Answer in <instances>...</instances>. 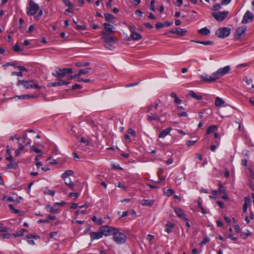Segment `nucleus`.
Here are the masks:
<instances>
[{
	"label": "nucleus",
	"instance_id": "obj_1",
	"mask_svg": "<svg viewBox=\"0 0 254 254\" xmlns=\"http://www.w3.org/2000/svg\"><path fill=\"white\" fill-rule=\"evenodd\" d=\"M16 85L17 86L22 85L26 89L30 88L40 89L42 87V86L38 84L37 82H35L33 80H19L17 82Z\"/></svg>",
	"mask_w": 254,
	"mask_h": 254
},
{
	"label": "nucleus",
	"instance_id": "obj_2",
	"mask_svg": "<svg viewBox=\"0 0 254 254\" xmlns=\"http://www.w3.org/2000/svg\"><path fill=\"white\" fill-rule=\"evenodd\" d=\"M72 72L73 70L72 68H57L55 70V72H53L52 75L57 77L58 78H63L64 77H66V79L68 80L67 76L68 75H66V74L72 73Z\"/></svg>",
	"mask_w": 254,
	"mask_h": 254
},
{
	"label": "nucleus",
	"instance_id": "obj_3",
	"mask_svg": "<svg viewBox=\"0 0 254 254\" xmlns=\"http://www.w3.org/2000/svg\"><path fill=\"white\" fill-rule=\"evenodd\" d=\"M231 33V29L229 27H220L215 32L216 37L219 38H225L228 37Z\"/></svg>",
	"mask_w": 254,
	"mask_h": 254
},
{
	"label": "nucleus",
	"instance_id": "obj_4",
	"mask_svg": "<svg viewBox=\"0 0 254 254\" xmlns=\"http://www.w3.org/2000/svg\"><path fill=\"white\" fill-rule=\"evenodd\" d=\"M27 9V14L28 15H33L39 10V6L33 0H31L29 1V7Z\"/></svg>",
	"mask_w": 254,
	"mask_h": 254
},
{
	"label": "nucleus",
	"instance_id": "obj_5",
	"mask_svg": "<svg viewBox=\"0 0 254 254\" xmlns=\"http://www.w3.org/2000/svg\"><path fill=\"white\" fill-rule=\"evenodd\" d=\"M101 231L103 235L106 236L109 235H114L117 232V229L111 226L104 225L101 227Z\"/></svg>",
	"mask_w": 254,
	"mask_h": 254
},
{
	"label": "nucleus",
	"instance_id": "obj_6",
	"mask_svg": "<svg viewBox=\"0 0 254 254\" xmlns=\"http://www.w3.org/2000/svg\"><path fill=\"white\" fill-rule=\"evenodd\" d=\"M113 236L114 241L118 244L125 243L126 241V235L123 233L120 232L118 229H117V232H116V234Z\"/></svg>",
	"mask_w": 254,
	"mask_h": 254
},
{
	"label": "nucleus",
	"instance_id": "obj_7",
	"mask_svg": "<svg viewBox=\"0 0 254 254\" xmlns=\"http://www.w3.org/2000/svg\"><path fill=\"white\" fill-rule=\"evenodd\" d=\"M230 66L227 65L223 68H220L216 72L213 73V76H215L216 79H217L228 73L230 72Z\"/></svg>",
	"mask_w": 254,
	"mask_h": 254
},
{
	"label": "nucleus",
	"instance_id": "obj_8",
	"mask_svg": "<svg viewBox=\"0 0 254 254\" xmlns=\"http://www.w3.org/2000/svg\"><path fill=\"white\" fill-rule=\"evenodd\" d=\"M228 11H223L218 12H213L212 13V16L218 21H223L228 14Z\"/></svg>",
	"mask_w": 254,
	"mask_h": 254
},
{
	"label": "nucleus",
	"instance_id": "obj_9",
	"mask_svg": "<svg viewBox=\"0 0 254 254\" xmlns=\"http://www.w3.org/2000/svg\"><path fill=\"white\" fill-rule=\"evenodd\" d=\"M102 34L103 35L102 38L104 41L110 46H111V43H115L116 42L115 38L113 36H111L110 34L108 33L105 31H102Z\"/></svg>",
	"mask_w": 254,
	"mask_h": 254
},
{
	"label": "nucleus",
	"instance_id": "obj_10",
	"mask_svg": "<svg viewBox=\"0 0 254 254\" xmlns=\"http://www.w3.org/2000/svg\"><path fill=\"white\" fill-rule=\"evenodd\" d=\"M246 30V26H242L237 28L234 34L235 39L236 40L240 39L241 36L245 33Z\"/></svg>",
	"mask_w": 254,
	"mask_h": 254
},
{
	"label": "nucleus",
	"instance_id": "obj_11",
	"mask_svg": "<svg viewBox=\"0 0 254 254\" xmlns=\"http://www.w3.org/2000/svg\"><path fill=\"white\" fill-rule=\"evenodd\" d=\"M254 18L253 14L250 11L248 10L244 14L243 19L242 20V23L246 24L251 22Z\"/></svg>",
	"mask_w": 254,
	"mask_h": 254
},
{
	"label": "nucleus",
	"instance_id": "obj_12",
	"mask_svg": "<svg viewBox=\"0 0 254 254\" xmlns=\"http://www.w3.org/2000/svg\"><path fill=\"white\" fill-rule=\"evenodd\" d=\"M91 69V68H84V69H81L79 72L74 75H69L67 76V79L68 80H70L72 79H73L75 77H79L81 74H86L89 72V70Z\"/></svg>",
	"mask_w": 254,
	"mask_h": 254
},
{
	"label": "nucleus",
	"instance_id": "obj_13",
	"mask_svg": "<svg viewBox=\"0 0 254 254\" xmlns=\"http://www.w3.org/2000/svg\"><path fill=\"white\" fill-rule=\"evenodd\" d=\"M146 120L149 122L152 121H158L161 122V116H159L157 113L154 112L153 113H151V115H147Z\"/></svg>",
	"mask_w": 254,
	"mask_h": 254
},
{
	"label": "nucleus",
	"instance_id": "obj_14",
	"mask_svg": "<svg viewBox=\"0 0 254 254\" xmlns=\"http://www.w3.org/2000/svg\"><path fill=\"white\" fill-rule=\"evenodd\" d=\"M202 81L206 82H213L216 80L215 76H209V75H201L200 76Z\"/></svg>",
	"mask_w": 254,
	"mask_h": 254
},
{
	"label": "nucleus",
	"instance_id": "obj_15",
	"mask_svg": "<svg viewBox=\"0 0 254 254\" xmlns=\"http://www.w3.org/2000/svg\"><path fill=\"white\" fill-rule=\"evenodd\" d=\"M90 236L91 240L93 241L94 240L99 239L103 237V233L101 231V232H92L90 233Z\"/></svg>",
	"mask_w": 254,
	"mask_h": 254
},
{
	"label": "nucleus",
	"instance_id": "obj_16",
	"mask_svg": "<svg viewBox=\"0 0 254 254\" xmlns=\"http://www.w3.org/2000/svg\"><path fill=\"white\" fill-rule=\"evenodd\" d=\"M175 212L178 217L182 219H186L188 221V219L186 218V215L182 209L180 208H176L174 209Z\"/></svg>",
	"mask_w": 254,
	"mask_h": 254
},
{
	"label": "nucleus",
	"instance_id": "obj_17",
	"mask_svg": "<svg viewBox=\"0 0 254 254\" xmlns=\"http://www.w3.org/2000/svg\"><path fill=\"white\" fill-rule=\"evenodd\" d=\"M17 97L18 99L24 100V99H29L31 98H37V96L34 95H30V94H25L22 95L16 96L15 97Z\"/></svg>",
	"mask_w": 254,
	"mask_h": 254
},
{
	"label": "nucleus",
	"instance_id": "obj_18",
	"mask_svg": "<svg viewBox=\"0 0 254 254\" xmlns=\"http://www.w3.org/2000/svg\"><path fill=\"white\" fill-rule=\"evenodd\" d=\"M172 130V127H169L163 130L160 133L159 135V138H164L166 136H167Z\"/></svg>",
	"mask_w": 254,
	"mask_h": 254
},
{
	"label": "nucleus",
	"instance_id": "obj_19",
	"mask_svg": "<svg viewBox=\"0 0 254 254\" xmlns=\"http://www.w3.org/2000/svg\"><path fill=\"white\" fill-rule=\"evenodd\" d=\"M176 34L179 36H185L187 33V30L185 29H182L180 28H175Z\"/></svg>",
	"mask_w": 254,
	"mask_h": 254
},
{
	"label": "nucleus",
	"instance_id": "obj_20",
	"mask_svg": "<svg viewBox=\"0 0 254 254\" xmlns=\"http://www.w3.org/2000/svg\"><path fill=\"white\" fill-rule=\"evenodd\" d=\"M214 139L212 141V143L219 146L220 143L221 136L218 133H214Z\"/></svg>",
	"mask_w": 254,
	"mask_h": 254
},
{
	"label": "nucleus",
	"instance_id": "obj_21",
	"mask_svg": "<svg viewBox=\"0 0 254 254\" xmlns=\"http://www.w3.org/2000/svg\"><path fill=\"white\" fill-rule=\"evenodd\" d=\"M218 129V127L216 125H212L209 127L207 129L206 132L205 134V136H206L207 135L215 132V131L217 130Z\"/></svg>",
	"mask_w": 254,
	"mask_h": 254
},
{
	"label": "nucleus",
	"instance_id": "obj_22",
	"mask_svg": "<svg viewBox=\"0 0 254 254\" xmlns=\"http://www.w3.org/2000/svg\"><path fill=\"white\" fill-rule=\"evenodd\" d=\"M46 209H47L48 212L52 213H59V210L55 208V206L54 205L53 207H52L49 204H47L46 206Z\"/></svg>",
	"mask_w": 254,
	"mask_h": 254
},
{
	"label": "nucleus",
	"instance_id": "obj_23",
	"mask_svg": "<svg viewBox=\"0 0 254 254\" xmlns=\"http://www.w3.org/2000/svg\"><path fill=\"white\" fill-rule=\"evenodd\" d=\"M130 37L132 40L135 41L139 40L142 39V36L139 33H137L135 31L131 33Z\"/></svg>",
	"mask_w": 254,
	"mask_h": 254
},
{
	"label": "nucleus",
	"instance_id": "obj_24",
	"mask_svg": "<svg viewBox=\"0 0 254 254\" xmlns=\"http://www.w3.org/2000/svg\"><path fill=\"white\" fill-rule=\"evenodd\" d=\"M153 203L154 201L153 200L142 199L141 201V203L142 205H146L148 206H151Z\"/></svg>",
	"mask_w": 254,
	"mask_h": 254
},
{
	"label": "nucleus",
	"instance_id": "obj_25",
	"mask_svg": "<svg viewBox=\"0 0 254 254\" xmlns=\"http://www.w3.org/2000/svg\"><path fill=\"white\" fill-rule=\"evenodd\" d=\"M175 227V224L170 222H168L166 225L165 231L168 233L172 232L171 228H173Z\"/></svg>",
	"mask_w": 254,
	"mask_h": 254
},
{
	"label": "nucleus",
	"instance_id": "obj_26",
	"mask_svg": "<svg viewBox=\"0 0 254 254\" xmlns=\"http://www.w3.org/2000/svg\"><path fill=\"white\" fill-rule=\"evenodd\" d=\"M210 31L207 27H204L198 30V33L201 35H207L210 33Z\"/></svg>",
	"mask_w": 254,
	"mask_h": 254
},
{
	"label": "nucleus",
	"instance_id": "obj_27",
	"mask_svg": "<svg viewBox=\"0 0 254 254\" xmlns=\"http://www.w3.org/2000/svg\"><path fill=\"white\" fill-rule=\"evenodd\" d=\"M103 26H104V28L106 29V30L107 31L109 32V33L113 32V25H112L109 23H104L103 24Z\"/></svg>",
	"mask_w": 254,
	"mask_h": 254
},
{
	"label": "nucleus",
	"instance_id": "obj_28",
	"mask_svg": "<svg viewBox=\"0 0 254 254\" xmlns=\"http://www.w3.org/2000/svg\"><path fill=\"white\" fill-rule=\"evenodd\" d=\"M189 94L190 96L196 100H201L202 99V97L201 96L196 95V93L193 91H190Z\"/></svg>",
	"mask_w": 254,
	"mask_h": 254
},
{
	"label": "nucleus",
	"instance_id": "obj_29",
	"mask_svg": "<svg viewBox=\"0 0 254 254\" xmlns=\"http://www.w3.org/2000/svg\"><path fill=\"white\" fill-rule=\"evenodd\" d=\"M244 199H245V203H244L243 206V212L245 213L247 211L248 203L250 202V198L248 197H245L244 198Z\"/></svg>",
	"mask_w": 254,
	"mask_h": 254
},
{
	"label": "nucleus",
	"instance_id": "obj_30",
	"mask_svg": "<svg viewBox=\"0 0 254 254\" xmlns=\"http://www.w3.org/2000/svg\"><path fill=\"white\" fill-rule=\"evenodd\" d=\"M190 42H194V43H196L203 44L204 45H212L213 43V42L210 41H200L191 40Z\"/></svg>",
	"mask_w": 254,
	"mask_h": 254
},
{
	"label": "nucleus",
	"instance_id": "obj_31",
	"mask_svg": "<svg viewBox=\"0 0 254 254\" xmlns=\"http://www.w3.org/2000/svg\"><path fill=\"white\" fill-rule=\"evenodd\" d=\"M8 207L11 210L13 211V212L14 213L20 216L22 215V213H21V212L19 210L15 209L12 204H9Z\"/></svg>",
	"mask_w": 254,
	"mask_h": 254
},
{
	"label": "nucleus",
	"instance_id": "obj_32",
	"mask_svg": "<svg viewBox=\"0 0 254 254\" xmlns=\"http://www.w3.org/2000/svg\"><path fill=\"white\" fill-rule=\"evenodd\" d=\"M224 101L220 98L217 97L215 99V105L217 107H220L223 105Z\"/></svg>",
	"mask_w": 254,
	"mask_h": 254
},
{
	"label": "nucleus",
	"instance_id": "obj_33",
	"mask_svg": "<svg viewBox=\"0 0 254 254\" xmlns=\"http://www.w3.org/2000/svg\"><path fill=\"white\" fill-rule=\"evenodd\" d=\"M73 174V172L72 170H67L62 175V178L65 179L66 177L71 176Z\"/></svg>",
	"mask_w": 254,
	"mask_h": 254
},
{
	"label": "nucleus",
	"instance_id": "obj_34",
	"mask_svg": "<svg viewBox=\"0 0 254 254\" xmlns=\"http://www.w3.org/2000/svg\"><path fill=\"white\" fill-rule=\"evenodd\" d=\"M18 167V164L16 162H10L7 165V169H16Z\"/></svg>",
	"mask_w": 254,
	"mask_h": 254
},
{
	"label": "nucleus",
	"instance_id": "obj_35",
	"mask_svg": "<svg viewBox=\"0 0 254 254\" xmlns=\"http://www.w3.org/2000/svg\"><path fill=\"white\" fill-rule=\"evenodd\" d=\"M31 149L34 151L36 153L38 154L39 156H42L43 155L42 151L41 149L36 148L34 146L31 147Z\"/></svg>",
	"mask_w": 254,
	"mask_h": 254
},
{
	"label": "nucleus",
	"instance_id": "obj_36",
	"mask_svg": "<svg viewBox=\"0 0 254 254\" xmlns=\"http://www.w3.org/2000/svg\"><path fill=\"white\" fill-rule=\"evenodd\" d=\"M92 220L98 225H102L103 223V221L102 219H97L95 216L92 218Z\"/></svg>",
	"mask_w": 254,
	"mask_h": 254
},
{
	"label": "nucleus",
	"instance_id": "obj_37",
	"mask_svg": "<svg viewBox=\"0 0 254 254\" xmlns=\"http://www.w3.org/2000/svg\"><path fill=\"white\" fill-rule=\"evenodd\" d=\"M104 16L106 20L108 22H111V19L115 18L113 15L109 13H105Z\"/></svg>",
	"mask_w": 254,
	"mask_h": 254
},
{
	"label": "nucleus",
	"instance_id": "obj_38",
	"mask_svg": "<svg viewBox=\"0 0 254 254\" xmlns=\"http://www.w3.org/2000/svg\"><path fill=\"white\" fill-rule=\"evenodd\" d=\"M65 181V184L66 185L68 186L70 189H71L72 190H74V184L73 182H72L70 180H65V179H64Z\"/></svg>",
	"mask_w": 254,
	"mask_h": 254
},
{
	"label": "nucleus",
	"instance_id": "obj_39",
	"mask_svg": "<svg viewBox=\"0 0 254 254\" xmlns=\"http://www.w3.org/2000/svg\"><path fill=\"white\" fill-rule=\"evenodd\" d=\"M58 79L59 80V81L57 82H58V83L59 84V86H61L63 85H67L69 83V80H67V81H66V80L62 79V78H58Z\"/></svg>",
	"mask_w": 254,
	"mask_h": 254
},
{
	"label": "nucleus",
	"instance_id": "obj_40",
	"mask_svg": "<svg viewBox=\"0 0 254 254\" xmlns=\"http://www.w3.org/2000/svg\"><path fill=\"white\" fill-rule=\"evenodd\" d=\"M75 64L77 67L86 66L89 65L90 63L89 62H78Z\"/></svg>",
	"mask_w": 254,
	"mask_h": 254
},
{
	"label": "nucleus",
	"instance_id": "obj_41",
	"mask_svg": "<svg viewBox=\"0 0 254 254\" xmlns=\"http://www.w3.org/2000/svg\"><path fill=\"white\" fill-rule=\"evenodd\" d=\"M2 199L5 201L7 202L15 201V200L12 197L7 195H3Z\"/></svg>",
	"mask_w": 254,
	"mask_h": 254
},
{
	"label": "nucleus",
	"instance_id": "obj_42",
	"mask_svg": "<svg viewBox=\"0 0 254 254\" xmlns=\"http://www.w3.org/2000/svg\"><path fill=\"white\" fill-rule=\"evenodd\" d=\"M175 191L173 189H168L166 191L164 192L165 194L167 196H170L172 195Z\"/></svg>",
	"mask_w": 254,
	"mask_h": 254
},
{
	"label": "nucleus",
	"instance_id": "obj_43",
	"mask_svg": "<svg viewBox=\"0 0 254 254\" xmlns=\"http://www.w3.org/2000/svg\"><path fill=\"white\" fill-rule=\"evenodd\" d=\"M25 238L27 239H38L40 238V236L34 235L32 234L28 235L25 236Z\"/></svg>",
	"mask_w": 254,
	"mask_h": 254
},
{
	"label": "nucleus",
	"instance_id": "obj_44",
	"mask_svg": "<svg viewBox=\"0 0 254 254\" xmlns=\"http://www.w3.org/2000/svg\"><path fill=\"white\" fill-rule=\"evenodd\" d=\"M210 239L208 237L205 236L203 240L200 242V244L201 246H203L208 243Z\"/></svg>",
	"mask_w": 254,
	"mask_h": 254
},
{
	"label": "nucleus",
	"instance_id": "obj_45",
	"mask_svg": "<svg viewBox=\"0 0 254 254\" xmlns=\"http://www.w3.org/2000/svg\"><path fill=\"white\" fill-rule=\"evenodd\" d=\"M221 3L220 4L215 3L212 7V9L215 11L218 10L221 8Z\"/></svg>",
	"mask_w": 254,
	"mask_h": 254
},
{
	"label": "nucleus",
	"instance_id": "obj_46",
	"mask_svg": "<svg viewBox=\"0 0 254 254\" xmlns=\"http://www.w3.org/2000/svg\"><path fill=\"white\" fill-rule=\"evenodd\" d=\"M218 191L220 193L221 192L226 193L225 188L221 184L219 185Z\"/></svg>",
	"mask_w": 254,
	"mask_h": 254
},
{
	"label": "nucleus",
	"instance_id": "obj_47",
	"mask_svg": "<svg viewBox=\"0 0 254 254\" xmlns=\"http://www.w3.org/2000/svg\"><path fill=\"white\" fill-rule=\"evenodd\" d=\"M155 0H152L151 1V2H150V9L152 11H155Z\"/></svg>",
	"mask_w": 254,
	"mask_h": 254
},
{
	"label": "nucleus",
	"instance_id": "obj_48",
	"mask_svg": "<svg viewBox=\"0 0 254 254\" xmlns=\"http://www.w3.org/2000/svg\"><path fill=\"white\" fill-rule=\"evenodd\" d=\"M12 49L15 52H19L22 51V49L20 48L17 44H16L13 46Z\"/></svg>",
	"mask_w": 254,
	"mask_h": 254
},
{
	"label": "nucleus",
	"instance_id": "obj_49",
	"mask_svg": "<svg viewBox=\"0 0 254 254\" xmlns=\"http://www.w3.org/2000/svg\"><path fill=\"white\" fill-rule=\"evenodd\" d=\"M243 80L247 82V84L250 85L252 83V79L251 78H248V77H244L243 78Z\"/></svg>",
	"mask_w": 254,
	"mask_h": 254
},
{
	"label": "nucleus",
	"instance_id": "obj_50",
	"mask_svg": "<svg viewBox=\"0 0 254 254\" xmlns=\"http://www.w3.org/2000/svg\"><path fill=\"white\" fill-rule=\"evenodd\" d=\"M79 196V194L76 192H70L68 194L69 197H74L75 198H77Z\"/></svg>",
	"mask_w": 254,
	"mask_h": 254
},
{
	"label": "nucleus",
	"instance_id": "obj_51",
	"mask_svg": "<svg viewBox=\"0 0 254 254\" xmlns=\"http://www.w3.org/2000/svg\"><path fill=\"white\" fill-rule=\"evenodd\" d=\"M75 29L77 30H85L86 29V26L85 25H77Z\"/></svg>",
	"mask_w": 254,
	"mask_h": 254
},
{
	"label": "nucleus",
	"instance_id": "obj_52",
	"mask_svg": "<svg viewBox=\"0 0 254 254\" xmlns=\"http://www.w3.org/2000/svg\"><path fill=\"white\" fill-rule=\"evenodd\" d=\"M13 235L16 237L23 236L24 235H23V233L22 232L21 230H20V231H17L15 233L13 234Z\"/></svg>",
	"mask_w": 254,
	"mask_h": 254
},
{
	"label": "nucleus",
	"instance_id": "obj_53",
	"mask_svg": "<svg viewBox=\"0 0 254 254\" xmlns=\"http://www.w3.org/2000/svg\"><path fill=\"white\" fill-rule=\"evenodd\" d=\"M12 75H17L18 76H21L22 77L23 76V73L22 72H16V71H12L11 72Z\"/></svg>",
	"mask_w": 254,
	"mask_h": 254
},
{
	"label": "nucleus",
	"instance_id": "obj_54",
	"mask_svg": "<svg viewBox=\"0 0 254 254\" xmlns=\"http://www.w3.org/2000/svg\"><path fill=\"white\" fill-rule=\"evenodd\" d=\"M127 133L134 136H135V131L131 128H129L128 129Z\"/></svg>",
	"mask_w": 254,
	"mask_h": 254
},
{
	"label": "nucleus",
	"instance_id": "obj_55",
	"mask_svg": "<svg viewBox=\"0 0 254 254\" xmlns=\"http://www.w3.org/2000/svg\"><path fill=\"white\" fill-rule=\"evenodd\" d=\"M64 3L68 6H72L73 4L70 2L69 0H63Z\"/></svg>",
	"mask_w": 254,
	"mask_h": 254
},
{
	"label": "nucleus",
	"instance_id": "obj_56",
	"mask_svg": "<svg viewBox=\"0 0 254 254\" xmlns=\"http://www.w3.org/2000/svg\"><path fill=\"white\" fill-rule=\"evenodd\" d=\"M252 233L251 232H248L247 233H244L241 234V236L243 238V239H246L249 236L251 235Z\"/></svg>",
	"mask_w": 254,
	"mask_h": 254
},
{
	"label": "nucleus",
	"instance_id": "obj_57",
	"mask_svg": "<svg viewBox=\"0 0 254 254\" xmlns=\"http://www.w3.org/2000/svg\"><path fill=\"white\" fill-rule=\"evenodd\" d=\"M196 142V140H195V141L189 140V141H187L186 144L188 146H190L191 145H193Z\"/></svg>",
	"mask_w": 254,
	"mask_h": 254
},
{
	"label": "nucleus",
	"instance_id": "obj_58",
	"mask_svg": "<svg viewBox=\"0 0 254 254\" xmlns=\"http://www.w3.org/2000/svg\"><path fill=\"white\" fill-rule=\"evenodd\" d=\"M16 67L20 70V72H22V71H28V70L25 67H24L23 66H16Z\"/></svg>",
	"mask_w": 254,
	"mask_h": 254
},
{
	"label": "nucleus",
	"instance_id": "obj_59",
	"mask_svg": "<svg viewBox=\"0 0 254 254\" xmlns=\"http://www.w3.org/2000/svg\"><path fill=\"white\" fill-rule=\"evenodd\" d=\"M59 84L57 82H50L47 85L48 87H51V86H59Z\"/></svg>",
	"mask_w": 254,
	"mask_h": 254
},
{
	"label": "nucleus",
	"instance_id": "obj_60",
	"mask_svg": "<svg viewBox=\"0 0 254 254\" xmlns=\"http://www.w3.org/2000/svg\"><path fill=\"white\" fill-rule=\"evenodd\" d=\"M81 88H82V86L78 84H75L71 87L72 89H80Z\"/></svg>",
	"mask_w": 254,
	"mask_h": 254
},
{
	"label": "nucleus",
	"instance_id": "obj_61",
	"mask_svg": "<svg viewBox=\"0 0 254 254\" xmlns=\"http://www.w3.org/2000/svg\"><path fill=\"white\" fill-rule=\"evenodd\" d=\"M80 142L85 143L86 145L89 144V141L86 140L85 138L82 137L80 139Z\"/></svg>",
	"mask_w": 254,
	"mask_h": 254
},
{
	"label": "nucleus",
	"instance_id": "obj_62",
	"mask_svg": "<svg viewBox=\"0 0 254 254\" xmlns=\"http://www.w3.org/2000/svg\"><path fill=\"white\" fill-rule=\"evenodd\" d=\"M10 234H1L0 235V236L4 239V238H6V239H9L10 237Z\"/></svg>",
	"mask_w": 254,
	"mask_h": 254
},
{
	"label": "nucleus",
	"instance_id": "obj_63",
	"mask_svg": "<svg viewBox=\"0 0 254 254\" xmlns=\"http://www.w3.org/2000/svg\"><path fill=\"white\" fill-rule=\"evenodd\" d=\"M183 3V0H177L175 4L177 6H180Z\"/></svg>",
	"mask_w": 254,
	"mask_h": 254
},
{
	"label": "nucleus",
	"instance_id": "obj_64",
	"mask_svg": "<svg viewBox=\"0 0 254 254\" xmlns=\"http://www.w3.org/2000/svg\"><path fill=\"white\" fill-rule=\"evenodd\" d=\"M164 26L163 23L161 22H158L156 24V27L157 29H160L162 28Z\"/></svg>",
	"mask_w": 254,
	"mask_h": 254
}]
</instances>
